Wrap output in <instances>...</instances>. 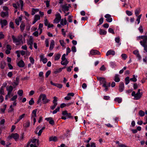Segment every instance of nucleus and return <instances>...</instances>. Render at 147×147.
Segmentation results:
<instances>
[{"mask_svg":"<svg viewBox=\"0 0 147 147\" xmlns=\"http://www.w3.org/2000/svg\"><path fill=\"white\" fill-rule=\"evenodd\" d=\"M40 97L41 99H42V102L44 104H46L48 103L50 100L47 99L46 95L44 94H42L40 95Z\"/></svg>","mask_w":147,"mask_h":147,"instance_id":"obj_1","label":"nucleus"},{"mask_svg":"<svg viewBox=\"0 0 147 147\" xmlns=\"http://www.w3.org/2000/svg\"><path fill=\"white\" fill-rule=\"evenodd\" d=\"M61 59V64L63 65H66L69 63L68 61L65 58V54H64L62 55Z\"/></svg>","mask_w":147,"mask_h":147,"instance_id":"obj_2","label":"nucleus"},{"mask_svg":"<svg viewBox=\"0 0 147 147\" xmlns=\"http://www.w3.org/2000/svg\"><path fill=\"white\" fill-rule=\"evenodd\" d=\"M56 18L53 21V23H58L61 19V16L59 13L55 15Z\"/></svg>","mask_w":147,"mask_h":147,"instance_id":"obj_3","label":"nucleus"},{"mask_svg":"<svg viewBox=\"0 0 147 147\" xmlns=\"http://www.w3.org/2000/svg\"><path fill=\"white\" fill-rule=\"evenodd\" d=\"M57 98L55 96L53 97V103L54 105L53 106L50 107V108L52 110H53L56 107L57 105Z\"/></svg>","mask_w":147,"mask_h":147,"instance_id":"obj_4","label":"nucleus"},{"mask_svg":"<svg viewBox=\"0 0 147 147\" xmlns=\"http://www.w3.org/2000/svg\"><path fill=\"white\" fill-rule=\"evenodd\" d=\"M97 79L100 81V84H103V85L106 84H107L106 82L105 78L103 77H97Z\"/></svg>","mask_w":147,"mask_h":147,"instance_id":"obj_5","label":"nucleus"},{"mask_svg":"<svg viewBox=\"0 0 147 147\" xmlns=\"http://www.w3.org/2000/svg\"><path fill=\"white\" fill-rule=\"evenodd\" d=\"M124 89V84L123 82L120 83L119 86V90L120 92H123Z\"/></svg>","mask_w":147,"mask_h":147,"instance_id":"obj_6","label":"nucleus"},{"mask_svg":"<svg viewBox=\"0 0 147 147\" xmlns=\"http://www.w3.org/2000/svg\"><path fill=\"white\" fill-rule=\"evenodd\" d=\"M1 24V28H3L4 26H6L7 24V22L6 20L0 19Z\"/></svg>","mask_w":147,"mask_h":147,"instance_id":"obj_7","label":"nucleus"},{"mask_svg":"<svg viewBox=\"0 0 147 147\" xmlns=\"http://www.w3.org/2000/svg\"><path fill=\"white\" fill-rule=\"evenodd\" d=\"M10 137L13 138L16 141H17L19 138V136L17 133L12 134H11Z\"/></svg>","mask_w":147,"mask_h":147,"instance_id":"obj_8","label":"nucleus"},{"mask_svg":"<svg viewBox=\"0 0 147 147\" xmlns=\"http://www.w3.org/2000/svg\"><path fill=\"white\" fill-rule=\"evenodd\" d=\"M6 89L8 91L7 95H10L13 89L12 86H10L9 87H7Z\"/></svg>","mask_w":147,"mask_h":147,"instance_id":"obj_9","label":"nucleus"},{"mask_svg":"<svg viewBox=\"0 0 147 147\" xmlns=\"http://www.w3.org/2000/svg\"><path fill=\"white\" fill-rule=\"evenodd\" d=\"M90 54L92 55H100V52L97 50H92L90 51Z\"/></svg>","mask_w":147,"mask_h":147,"instance_id":"obj_10","label":"nucleus"},{"mask_svg":"<svg viewBox=\"0 0 147 147\" xmlns=\"http://www.w3.org/2000/svg\"><path fill=\"white\" fill-rule=\"evenodd\" d=\"M45 119L48 121H49V123L52 125H54V121L52 119V118L50 117L48 118H46Z\"/></svg>","mask_w":147,"mask_h":147,"instance_id":"obj_11","label":"nucleus"},{"mask_svg":"<svg viewBox=\"0 0 147 147\" xmlns=\"http://www.w3.org/2000/svg\"><path fill=\"white\" fill-rule=\"evenodd\" d=\"M40 61H42L43 63H46L47 61V59L46 58H44V57L43 55H41L40 56Z\"/></svg>","mask_w":147,"mask_h":147,"instance_id":"obj_12","label":"nucleus"},{"mask_svg":"<svg viewBox=\"0 0 147 147\" xmlns=\"http://www.w3.org/2000/svg\"><path fill=\"white\" fill-rule=\"evenodd\" d=\"M18 65L20 67H22L24 66L25 63L22 60H21L17 63Z\"/></svg>","mask_w":147,"mask_h":147,"instance_id":"obj_13","label":"nucleus"},{"mask_svg":"<svg viewBox=\"0 0 147 147\" xmlns=\"http://www.w3.org/2000/svg\"><path fill=\"white\" fill-rule=\"evenodd\" d=\"M50 83L51 85L55 86L59 88H61L63 86L61 84H55L52 81H51L50 82Z\"/></svg>","mask_w":147,"mask_h":147,"instance_id":"obj_14","label":"nucleus"},{"mask_svg":"<svg viewBox=\"0 0 147 147\" xmlns=\"http://www.w3.org/2000/svg\"><path fill=\"white\" fill-rule=\"evenodd\" d=\"M1 16L3 18H4L5 17H8L9 16L8 12L6 11L5 12L2 11L1 13Z\"/></svg>","mask_w":147,"mask_h":147,"instance_id":"obj_15","label":"nucleus"},{"mask_svg":"<svg viewBox=\"0 0 147 147\" xmlns=\"http://www.w3.org/2000/svg\"><path fill=\"white\" fill-rule=\"evenodd\" d=\"M111 83L110 82L106 84L103 85L102 86L105 88V91L106 92L108 90V88L110 86Z\"/></svg>","mask_w":147,"mask_h":147,"instance_id":"obj_16","label":"nucleus"},{"mask_svg":"<svg viewBox=\"0 0 147 147\" xmlns=\"http://www.w3.org/2000/svg\"><path fill=\"white\" fill-rule=\"evenodd\" d=\"M67 4L61 6V7L63 10L64 11H67L69 10V7L67 6Z\"/></svg>","mask_w":147,"mask_h":147,"instance_id":"obj_17","label":"nucleus"},{"mask_svg":"<svg viewBox=\"0 0 147 147\" xmlns=\"http://www.w3.org/2000/svg\"><path fill=\"white\" fill-rule=\"evenodd\" d=\"M55 45V41L54 40H52L51 42L49 49L50 50H53Z\"/></svg>","mask_w":147,"mask_h":147,"instance_id":"obj_18","label":"nucleus"},{"mask_svg":"<svg viewBox=\"0 0 147 147\" xmlns=\"http://www.w3.org/2000/svg\"><path fill=\"white\" fill-rule=\"evenodd\" d=\"M11 38L13 39V42H20V41L18 39V38H16L14 35H12L11 36Z\"/></svg>","mask_w":147,"mask_h":147,"instance_id":"obj_19","label":"nucleus"},{"mask_svg":"<svg viewBox=\"0 0 147 147\" xmlns=\"http://www.w3.org/2000/svg\"><path fill=\"white\" fill-rule=\"evenodd\" d=\"M115 52L114 51L110 50L107 51L106 53V55L108 56L109 55H114Z\"/></svg>","mask_w":147,"mask_h":147,"instance_id":"obj_20","label":"nucleus"},{"mask_svg":"<svg viewBox=\"0 0 147 147\" xmlns=\"http://www.w3.org/2000/svg\"><path fill=\"white\" fill-rule=\"evenodd\" d=\"M37 111V109H35L33 111L32 114L31 118L36 117V113Z\"/></svg>","mask_w":147,"mask_h":147,"instance_id":"obj_21","label":"nucleus"},{"mask_svg":"<svg viewBox=\"0 0 147 147\" xmlns=\"http://www.w3.org/2000/svg\"><path fill=\"white\" fill-rule=\"evenodd\" d=\"M114 81L116 82H119L120 81L119 75L118 74H115V76Z\"/></svg>","mask_w":147,"mask_h":147,"instance_id":"obj_22","label":"nucleus"},{"mask_svg":"<svg viewBox=\"0 0 147 147\" xmlns=\"http://www.w3.org/2000/svg\"><path fill=\"white\" fill-rule=\"evenodd\" d=\"M58 140L57 137L56 136L53 137H50L49 138V141H53L54 142H56Z\"/></svg>","mask_w":147,"mask_h":147,"instance_id":"obj_23","label":"nucleus"},{"mask_svg":"<svg viewBox=\"0 0 147 147\" xmlns=\"http://www.w3.org/2000/svg\"><path fill=\"white\" fill-rule=\"evenodd\" d=\"M25 114H23L21 115H20L19 117V118L17 120V122L15 123V124H16L19 121L22 119L23 118H24L25 116Z\"/></svg>","mask_w":147,"mask_h":147,"instance_id":"obj_24","label":"nucleus"},{"mask_svg":"<svg viewBox=\"0 0 147 147\" xmlns=\"http://www.w3.org/2000/svg\"><path fill=\"white\" fill-rule=\"evenodd\" d=\"M99 34L100 35H105L107 34V32L102 29H100Z\"/></svg>","mask_w":147,"mask_h":147,"instance_id":"obj_25","label":"nucleus"},{"mask_svg":"<svg viewBox=\"0 0 147 147\" xmlns=\"http://www.w3.org/2000/svg\"><path fill=\"white\" fill-rule=\"evenodd\" d=\"M25 27V24L24 22H22L20 25V29L22 31H23L24 30Z\"/></svg>","mask_w":147,"mask_h":147,"instance_id":"obj_26","label":"nucleus"},{"mask_svg":"<svg viewBox=\"0 0 147 147\" xmlns=\"http://www.w3.org/2000/svg\"><path fill=\"white\" fill-rule=\"evenodd\" d=\"M6 63L4 61H2L1 63L0 68L1 69H4L6 65Z\"/></svg>","mask_w":147,"mask_h":147,"instance_id":"obj_27","label":"nucleus"},{"mask_svg":"<svg viewBox=\"0 0 147 147\" xmlns=\"http://www.w3.org/2000/svg\"><path fill=\"white\" fill-rule=\"evenodd\" d=\"M142 96V94L140 95L139 94H137V93H136L134 98V99L136 100H139L141 98Z\"/></svg>","mask_w":147,"mask_h":147,"instance_id":"obj_28","label":"nucleus"},{"mask_svg":"<svg viewBox=\"0 0 147 147\" xmlns=\"http://www.w3.org/2000/svg\"><path fill=\"white\" fill-rule=\"evenodd\" d=\"M63 69V68H60L59 69H57L54 71L53 73L55 74H57V73L60 72Z\"/></svg>","mask_w":147,"mask_h":147,"instance_id":"obj_29","label":"nucleus"},{"mask_svg":"<svg viewBox=\"0 0 147 147\" xmlns=\"http://www.w3.org/2000/svg\"><path fill=\"white\" fill-rule=\"evenodd\" d=\"M61 57V54H57L56 55L55 57V61L59 59Z\"/></svg>","mask_w":147,"mask_h":147,"instance_id":"obj_30","label":"nucleus"},{"mask_svg":"<svg viewBox=\"0 0 147 147\" xmlns=\"http://www.w3.org/2000/svg\"><path fill=\"white\" fill-rule=\"evenodd\" d=\"M139 114L140 117H143L145 115V113L142 111L140 110L139 112Z\"/></svg>","mask_w":147,"mask_h":147,"instance_id":"obj_31","label":"nucleus"},{"mask_svg":"<svg viewBox=\"0 0 147 147\" xmlns=\"http://www.w3.org/2000/svg\"><path fill=\"white\" fill-rule=\"evenodd\" d=\"M30 125V122L29 121H27L26 123H25L24 126V127H26V128L28 127H29Z\"/></svg>","mask_w":147,"mask_h":147,"instance_id":"obj_32","label":"nucleus"},{"mask_svg":"<svg viewBox=\"0 0 147 147\" xmlns=\"http://www.w3.org/2000/svg\"><path fill=\"white\" fill-rule=\"evenodd\" d=\"M0 94L1 95H4L5 94L3 88V86H1L0 89Z\"/></svg>","mask_w":147,"mask_h":147,"instance_id":"obj_33","label":"nucleus"},{"mask_svg":"<svg viewBox=\"0 0 147 147\" xmlns=\"http://www.w3.org/2000/svg\"><path fill=\"white\" fill-rule=\"evenodd\" d=\"M115 101L117 102L118 103H120L122 101V99L120 98H117L115 99Z\"/></svg>","mask_w":147,"mask_h":147,"instance_id":"obj_34","label":"nucleus"},{"mask_svg":"<svg viewBox=\"0 0 147 147\" xmlns=\"http://www.w3.org/2000/svg\"><path fill=\"white\" fill-rule=\"evenodd\" d=\"M23 91L22 90H19L18 92V94L20 96H22L23 94Z\"/></svg>","mask_w":147,"mask_h":147,"instance_id":"obj_35","label":"nucleus"},{"mask_svg":"<svg viewBox=\"0 0 147 147\" xmlns=\"http://www.w3.org/2000/svg\"><path fill=\"white\" fill-rule=\"evenodd\" d=\"M34 102L33 100V98H32L31 100L29 102V104L30 105H32L34 104Z\"/></svg>","mask_w":147,"mask_h":147,"instance_id":"obj_36","label":"nucleus"},{"mask_svg":"<svg viewBox=\"0 0 147 147\" xmlns=\"http://www.w3.org/2000/svg\"><path fill=\"white\" fill-rule=\"evenodd\" d=\"M129 77H127L125 78V84L127 85L129 82Z\"/></svg>","mask_w":147,"mask_h":147,"instance_id":"obj_37","label":"nucleus"},{"mask_svg":"<svg viewBox=\"0 0 147 147\" xmlns=\"http://www.w3.org/2000/svg\"><path fill=\"white\" fill-rule=\"evenodd\" d=\"M37 141V143L38 145H39V140H37L36 139H33L32 140L31 142H32L34 144L36 142V141Z\"/></svg>","mask_w":147,"mask_h":147,"instance_id":"obj_38","label":"nucleus"},{"mask_svg":"<svg viewBox=\"0 0 147 147\" xmlns=\"http://www.w3.org/2000/svg\"><path fill=\"white\" fill-rule=\"evenodd\" d=\"M138 30L141 33H142L143 32L144 30L143 27L142 25H140L138 28Z\"/></svg>","mask_w":147,"mask_h":147,"instance_id":"obj_39","label":"nucleus"},{"mask_svg":"<svg viewBox=\"0 0 147 147\" xmlns=\"http://www.w3.org/2000/svg\"><path fill=\"white\" fill-rule=\"evenodd\" d=\"M40 16L39 15H35L34 16V20H36L37 21L38 20H40Z\"/></svg>","mask_w":147,"mask_h":147,"instance_id":"obj_40","label":"nucleus"},{"mask_svg":"<svg viewBox=\"0 0 147 147\" xmlns=\"http://www.w3.org/2000/svg\"><path fill=\"white\" fill-rule=\"evenodd\" d=\"M133 78H130V80L134 82H136L137 81V79L136 78L135 76L133 75Z\"/></svg>","mask_w":147,"mask_h":147,"instance_id":"obj_41","label":"nucleus"},{"mask_svg":"<svg viewBox=\"0 0 147 147\" xmlns=\"http://www.w3.org/2000/svg\"><path fill=\"white\" fill-rule=\"evenodd\" d=\"M19 2L21 5V9L22 11L23 6V1L22 0H19Z\"/></svg>","mask_w":147,"mask_h":147,"instance_id":"obj_42","label":"nucleus"},{"mask_svg":"<svg viewBox=\"0 0 147 147\" xmlns=\"http://www.w3.org/2000/svg\"><path fill=\"white\" fill-rule=\"evenodd\" d=\"M60 109V107H58L53 112V114H55L58 111H59Z\"/></svg>","mask_w":147,"mask_h":147,"instance_id":"obj_43","label":"nucleus"},{"mask_svg":"<svg viewBox=\"0 0 147 147\" xmlns=\"http://www.w3.org/2000/svg\"><path fill=\"white\" fill-rule=\"evenodd\" d=\"M59 42L61 45L63 47L65 46V42L64 40H60Z\"/></svg>","mask_w":147,"mask_h":147,"instance_id":"obj_44","label":"nucleus"},{"mask_svg":"<svg viewBox=\"0 0 147 147\" xmlns=\"http://www.w3.org/2000/svg\"><path fill=\"white\" fill-rule=\"evenodd\" d=\"M99 24L97 25L98 26L101 24L103 22V18H101L99 20Z\"/></svg>","mask_w":147,"mask_h":147,"instance_id":"obj_45","label":"nucleus"},{"mask_svg":"<svg viewBox=\"0 0 147 147\" xmlns=\"http://www.w3.org/2000/svg\"><path fill=\"white\" fill-rule=\"evenodd\" d=\"M13 106L12 105H11L8 110V112H12L14 110V109L12 107Z\"/></svg>","mask_w":147,"mask_h":147,"instance_id":"obj_46","label":"nucleus"},{"mask_svg":"<svg viewBox=\"0 0 147 147\" xmlns=\"http://www.w3.org/2000/svg\"><path fill=\"white\" fill-rule=\"evenodd\" d=\"M37 103L38 104H39L40 106L41 105V99L40 96L38 97V100L37 102Z\"/></svg>","mask_w":147,"mask_h":147,"instance_id":"obj_47","label":"nucleus"},{"mask_svg":"<svg viewBox=\"0 0 147 147\" xmlns=\"http://www.w3.org/2000/svg\"><path fill=\"white\" fill-rule=\"evenodd\" d=\"M73 16H69L68 18V20L69 22H72V18Z\"/></svg>","mask_w":147,"mask_h":147,"instance_id":"obj_48","label":"nucleus"},{"mask_svg":"<svg viewBox=\"0 0 147 147\" xmlns=\"http://www.w3.org/2000/svg\"><path fill=\"white\" fill-rule=\"evenodd\" d=\"M66 116L68 118L71 119H73L74 118L73 117L71 116V114L70 113H68Z\"/></svg>","mask_w":147,"mask_h":147,"instance_id":"obj_49","label":"nucleus"},{"mask_svg":"<svg viewBox=\"0 0 147 147\" xmlns=\"http://www.w3.org/2000/svg\"><path fill=\"white\" fill-rule=\"evenodd\" d=\"M9 26L12 29L14 28V24L13 22H11L9 23Z\"/></svg>","mask_w":147,"mask_h":147,"instance_id":"obj_50","label":"nucleus"},{"mask_svg":"<svg viewBox=\"0 0 147 147\" xmlns=\"http://www.w3.org/2000/svg\"><path fill=\"white\" fill-rule=\"evenodd\" d=\"M29 59L30 61V62L32 64H34V58L32 57H29Z\"/></svg>","mask_w":147,"mask_h":147,"instance_id":"obj_51","label":"nucleus"},{"mask_svg":"<svg viewBox=\"0 0 147 147\" xmlns=\"http://www.w3.org/2000/svg\"><path fill=\"white\" fill-rule=\"evenodd\" d=\"M121 57L122 58L124 59L125 60L127 57V55L126 54H123L121 55Z\"/></svg>","mask_w":147,"mask_h":147,"instance_id":"obj_52","label":"nucleus"},{"mask_svg":"<svg viewBox=\"0 0 147 147\" xmlns=\"http://www.w3.org/2000/svg\"><path fill=\"white\" fill-rule=\"evenodd\" d=\"M44 24L45 26H48L49 24V22L47 18L45 19L44 20Z\"/></svg>","mask_w":147,"mask_h":147,"instance_id":"obj_53","label":"nucleus"},{"mask_svg":"<svg viewBox=\"0 0 147 147\" xmlns=\"http://www.w3.org/2000/svg\"><path fill=\"white\" fill-rule=\"evenodd\" d=\"M4 35L3 34V32H0V39L3 38H4Z\"/></svg>","mask_w":147,"mask_h":147,"instance_id":"obj_54","label":"nucleus"},{"mask_svg":"<svg viewBox=\"0 0 147 147\" xmlns=\"http://www.w3.org/2000/svg\"><path fill=\"white\" fill-rule=\"evenodd\" d=\"M44 2L46 3V7H49V1L47 0V1H45Z\"/></svg>","mask_w":147,"mask_h":147,"instance_id":"obj_55","label":"nucleus"},{"mask_svg":"<svg viewBox=\"0 0 147 147\" xmlns=\"http://www.w3.org/2000/svg\"><path fill=\"white\" fill-rule=\"evenodd\" d=\"M109 32L113 34H115L113 30L111 28H109Z\"/></svg>","mask_w":147,"mask_h":147,"instance_id":"obj_56","label":"nucleus"},{"mask_svg":"<svg viewBox=\"0 0 147 147\" xmlns=\"http://www.w3.org/2000/svg\"><path fill=\"white\" fill-rule=\"evenodd\" d=\"M7 76L9 77V78L11 77L12 75H13V74L12 72L11 71L9 72L7 74Z\"/></svg>","mask_w":147,"mask_h":147,"instance_id":"obj_57","label":"nucleus"},{"mask_svg":"<svg viewBox=\"0 0 147 147\" xmlns=\"http://www.w3.org/2000/svg\"><path fill=\"white\" fill-rule=\"evenodd\" d=\"M51 73V71L50 70L48 71L46 73V77L47 78L49 75Z\"/></svg>","mask_w":147,"mask_h":147,"instance_id":"obj_58","label":"nucleus"},{"mask_svg":"<svg viewBox=\"0 0 147 147\" xmlns=\"http://www.w3.org/2000/svg\"><path fill=\"white\" fill-rule=\"evenodd\" d=\"M33 34L34 36L37 37L38 35V31H36L34 32Z\"/></svg>","mask_w":147,"mask_h":147,"instance_id":"obj_59","label":"nucleus"},{"mask_svg":"<svg viewBox=\"0 0 147 147\" xmlns=\"http://www.w3.org/2000/svg\"><path fill=\"white\" fill-rule=\"evenodd\" d=\"M6 48L7 49L11 50V46L7 44L6 45Z\"/></svg>","mask_w":147,"mask_h":147,"instance_id":"obj_60","label":"nucleus"},{"mask_svg":"<svg viewBox=\"0 0 147 147\" xmlns=\"http://www.w3.org/2000/svg\"><path fill=\"white\" fill-rule=\"evenodd\" d=\"M73 67V66H71L68 67L67 68V71L68 72H70L71 70V68Z\"/></svg>","mask_w":147,"mask_h":147,"instance_id":"obj_61","label":"nucleus"},{"mask_svg":"<svg viewBox=\"0 0 147 147\" xmlns=\"http://www.w3.org/2000/svg\"><path fill=\"white\" fill-rule=\"evenodd\" d=\"M17 97V95H15L11 99V101H14L15 100Z\"/></svg>","mask_w":147,"mask_h":147,"instance_id":"obj_62","label":"nucleus"},{"mask_svg":"<svg viewBox=\"0 0 147 147\" xmlns=\"http://www.w3.org/2000/svg\"><path fill=\"white\" fill-rule=\"evenodd\" d=\"M105 69L106 68L104 65H102L100 68V70L101 71H105Z\"/></svg>","mask_w":147,"mask_h":147,"instance_id":"obj_63","label":"nucleus"},{"mask_svg":"<svg viewBox=\"0 0 147 147\" xmlns=\"http://www.w3.org/2000/svg\"><path fill=\"white\" fill-rule=\"evenodd\" d=\"M126 13L129 16H131L132 14V13L131 11L127 10L126 11Z\"/></svg>","mask_w":147,"mask_h":147,"instance_id":"obj_64","label":"nucleus"}]
</instances>
